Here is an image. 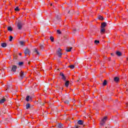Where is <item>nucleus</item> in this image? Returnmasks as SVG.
Segmentation results:
<instances>
[{
    "label": "nucleus",
    "instance_id": "1",
    "mask_svg": "<svg viewBox=\"0 0 128 128\" xmlns=\"http://www.w3.org/2000/svg\"><path fill=\"white\" fill-rule=\"evenodd\" d=\"M26 72H24L22 71H21L20 72L19 78L20 80H22L24 78H26Z\"/></svg>",
    "mask_w": 128,
    "mask_h": 128
},
{
    "label": "nucleus",
    "instance_id": "2",
    "mask_svg": "<svg viewBox=\"0 0 128 128\" xmlns=\"http://www.w3.org/2000/svg\"><path fill=\"white\" fill-rule=\"evenodd\" d=\"M22 26H24V24L20 20L18 21V22L17 24L18 30H20L22 28Z\"/></svg>",
    "mask_w": 128,
    "mask_h": 128
},
{
    "label": "nucleus",
    "instance_id": "3",
    "mask_svg": "<svg viewBox=\"0 0 128 128\" xmlns=\"http://www.w3.org/2000/svg\"><path fill=\"white\" fill-rule=\"evenodd\" d=\"M61 20H60V15H56V18L54 19V22L56 23L58 22H60Z\"/></svg>",
    "mask_w": 128,
    "mask_h": 128
},
{
    "label": "nucleus",
    "instance_id": "4",
    "mask_svg": "<svg viewBox=\"0 0 128 128\" xmlns=\"http://www.w3.org/2000/svg\"><path fill=\"white\" fill-rule=\"evenodd\" d=\"M24 54L26 56V54H28V56H30V49L28 48H25Z\"/></svg>",
    "mask_w": 128,
    "mask_h": 128
},
{
    "label": "nucleus",
    "instance_id": "5",
    "mask_svg": "<svg viewBox=\"0 0 128 128\" xmlns=\"http://www.w3.org/2000/svg\"><path fill=\"white\" fill-rule=\"evenodd\" d=\"M16 68H18V66L13 65L12 68V72H16Z\"/></svg>",
    "mask_w": 128,
    "mask_h": 128
},
{
    "label": "nucleus",
    "instance_id": "6",
    "mask_svg": "<svg viewBox=\"0 0 128 128\" xmlns=\"http://www.w3.org/2000/svg\"><path fill=\"white\" fill-rule=\"evenodd\" d=\"M56 128H64V124L62 123H58V126H56Z\"/></svg>",
    "mask_w": 128,
    "mask_h": 128
},
{
    "label": "nucleus",
    "instance_id": "7",
    "mask_svg": "<svg viewBox=\"0 0 128 128\" xmlns=\"http://www.w3.org/2000/svg\"><path fill=\"white\" fill-rule=\"evenodd\" d=\"M33 52H36V54H38V56H40V52H38V50H36V48H34Z\"/></svg>",
    "mask_w": 128,
    "mask_h": 128
},
{
    "label": "nucleus",
    "instance_id": "8",
    "mask_svg": "<svg viewBox=\"0 0 128 128\" xmlns=\"http://www.w3.org/2000/svg\"><path fill=\"white\" fill-rule=\"evenodd\" d=\"M106 22H104L101 24L102 28H106Z\"/></svg>",
    "mask_w": 128,
    "mask_h": 128
},
{
    "label": "nucleus",
    "instance_id": "9",
    "mask_svg": "<svg viewBox=\"0 0 128 128\" xmlns=\"http://www.w3.org/2000/svg\"><path fill=\"white\" fill-rule=\"evenodd\" d=\"M119 81H120V78L118 76L114 78V82H118Z\"/></svg>",
    "mask_w": 128,
    "mask_h": 128
},
{
    "label": "nucleus",
    "instance_id": "10",
    "mask_svg": "<svg viewBox=\"0 0 128 128\" xmlns=\"http://www.w3.org/2000/svg\"><path fill=\"white\" fill-rule=\"evenodd\" d=\"M78 124H80V125L82 126V124H84V120H78Z\"/></svg>",
    "mask_w": 128,
    "mask_h": 128
},
{
    "label": "nucleus",
    "instance_id": "11",
    "mask_svg": "<svg viewBox=\"0 0 128 128\" xmlns=\"http://www.w3.org/2000/svg\"><path fill=\"white\" fill-rule=\"evenodd\" d=\"M6 98H4L3 99H2L0 100V104H4V102H6Z\"/></svg>",
    "mask_w": 128,
    "mask_h": 128
},
{
    "label": "nucleus",
    "instance_id": "12",
    "mask_svg": "<svg viewBox=\"0 0 128 128\" xmlns=\"http://www.w3.org/2000/svg\"><path fill=\"white\" fill-rule=\"evenodd\" d=\"M6 42H3L1 44V46H2V48H6Z\"/></svg>",
    "mask_w": 128,
    "mask_h": 128
},
{
    "label": "nucleus",
    "instance_id": "13",
    "mask_svg": "<svg viewBox=\"0 0 128 128\" xmlns=\"http://www.w3.org/2000/svg\"><path fill=\"white\" fill-rule=\"evenodd\" d=\"M65 86L66 88H68V86H70V81H68V80L66 81V80Z\"/></svg>",
    "mask_w": 128,
    "mask_h": 128
},
{
    "label": "nucleus",
    "instance_id": "14",
    "mask_svg": "<svg viewBox=\"0 0 128 128\" xmlns=\"http://www.w3.org/2000/svg\"><path fill=\"white\" fill-rule=\"evenodd\" d=\"M7 30L8 32H12V28L10 26H8Z\"/></svg>",
    "mask_w": 128,
    "mask_h": 128
},
{
    "label": "nucleus",
    "instance_id": "15",
    "mask_svg": "<svg viewBox=\"0 0 128 128\" xmlns=\"http://www.w3.org/2000/svg\"><path fill=\"white\" fill-rule=\"evenodd\" d=\"M116 54L118 56H122V52H120L117 51L116 52Z\"/></svg>",
    "mask_w": 128,
    "mask_h": 128
},
{
    "label": "nucleus",
    "instance_id": "16",
    "mask_svg": "<svg viewBox=\"0 0 128 128\" xmlns=\"http://www.w3.org/2000/svg\"><path fill=\"white\" fill-rule=\"evenodd\" d=\"M98 20H104V17L102 16H98Z\"/></svg>",
    "mask_w": 128,
    "mask_h": 128
},
{
    "label": "nucleus",
    "instance_id": "17",
    "mask_svg": "<svg viewBox=\"0 0 128 128\" xmlns=\"http://www.w3.org/2000/svg\"><path fill=\"white\" fill-rule=\"evenodd\" d=\"M19 44H20V46H24V44H26V42L20 41L19 42Z\"/></svg>",
    "mask_w": 128,
    "mask_h": 128
},
{
    "label": "nucleus",
    "instance_id": "18",
    "mask_svg": "<svg viewBox=\"0 0 128 128\" xmlns=\"http://www.w3.org/2000/svg\"><path fill=\"white\" fill-rule=\"evenodd\" d=\"M40 48L41 49V50H43V48H44V44H40Z\"/></svg>",
    "mask_w": 128,
    "mask_h": 128
},
{
    "label": "nucleus",
    "instance_id": "19",
    "mask_svg": "<svg viewBox=\"0 0 128 128\" xmlns=\"http://www.w3.org/2000/svg\"><path fill=\"white\" fill-rule=\"evenodd\" d=\"M72 47H70L69 49L66 50V52H72Z\"/></svg>",
    "mask_w": 128,
    "mask_h": 128
},
{
    "label": "nucleus",
    "instance_id": "20",
    "mask_svg": "<svg viewBox=\"0 0 128 128\" xmlns=\"http://www.w3.org/2000/svg\"><path fill=\"white\" fill-rule=\"evenodd\" d=\"M30 108V104L28 103L26 104V110H28Z\"/></svg>",
    "mask_w": 128,
    "mask_h": 128
},
{
    "label": "nucleus",
    "instance_id": "21",
    "mask_svg": "<svg viewBox=\"0 0 128 128\" xmlns=\"http://www.w3.org/2000/svg\"><path fill=\"white\" fill-rule=\"evenodd\" d=\"M57 54H58V56L59 58H62V54L60 52H57Z\"/></svg>",
    "mask_w": 128,
    "mask_h": 128
},
{
    "label": "nucleus",
    "instance_id": "22",
    "mask_svg": "<svg viewBox=\"0 0 128 128\" xmlns=\"http://www.w3.org/2000/svg\"><path fill=\"white\" fill-rule=\"evenodd\" d=\"M108 84V81H106V80H104V82L102 83V85L103 86H106V84Z\"/></svg>",
    "mask_w": 128,
    "mask_h": 128
},
{
    "label": "nucleus",
    "instance_id": "23",
    "mask_svg": "<svg viewBox=\"0 0 128 128\" xmlns=\"http://www.w3.org/2000/svg\"><path fill=\"white\" fill-rule=\"evenodd\" d=\"M107 118H108V117L104 116V118L102 120V122H106V120Z\"/></svg>",
    "mask_w": 128,
    "mask_h": 128
},
{
    "label": "nucleus",
    "instance_id": "24",
    "mask_svg": "<svg viewBox=\"0 0 128 128\" xmlns=\"http://www.w3.org/2000/svg\"><path fill=\"white\" fill-rule=\"evenodd\" d=\"M12 90V86L8 85L6 90Z\"/></svg>",
    "mask_w": 128,
    "mask_h": 128
},
{
    "label": "nucleus",
    "instance_id": "25",
    "mask_svg": "<svg viewBox=\"0 0 128 128\" xmlns=\"http://www.w3.org/2000/svg\"><path fill=\"white\" fill-rule=\"evenodd\" d=\"M68 68L73 69V68H74V65H70V66H68Z\"/></svg>",
    "mask_w": 128,
    "mask_h": 128
},
{
    "label": "nucleus",
    "instance_id": "26",
    "mask_svg": "<svg viewBox=\"0 0 128 128\" xmlns=\"http://www.w3.org/2000/svg\"><path fill=\"white\" fill-rule=\"evenodd\" d=\"M26 102H30V96H28L26 97Z\"/></svg>",
    "mask_w": 128,
    "mask_h": 128
},
{
    "label": "nucleus",
    "instance_id": "27",
    "mask_svg": "<svg viewBox=\"0 0 128 128\" xmlns=\"http://www.w3.org/2000/svg\"><path fill=\"white\" fill-rule=\"evenodd\" d=\"M50 40L51 42H54V38L52 36H50Z\"/></svg>",
    "mask_w": 128,
    "mask_h": 128
},
{
    "label": "nucleus",
    "instance_id": "28",
    "mask_svg": "<svg viewBox=\"0 0 128 128\" xmlns=\"http://www.w3.org/2000/svg\"><path fill=\"white\" fill-rule=\"evenodd\" d=\"M13 38H14V37H12V36H10V38H9L10 42H12V40Z\"/></svg>",
    "mask_w": 128,
    "mask_h": 128
},
{
    "label": "nucleus",
    "instance_id": "29",
    "mask_svg": "<svg viewBox=\"0 0 128 128\" xmlns=\"http://www.w3.org/2000/svg\"><path fill=\"white\" fill-rule=\"evenodd\" d=\"M18 66H22V64H24V62H19L18 63Z\"/></svg>",
    "mask_w": 128,
    "mask_h": 128
},
{
    "label": "nucleus",
    "instance_id": "30",
    "mask_svg": "<svg viewBox=\"0 0 128 128\" xmlns=\"http://www.w3.org/2000/svg\"><path fill=\"white\" fill-rule=\"evenodd\" d=\"M62 76V80H64V82H66V78L64 75H63V76Z\"/></svg>",
    "mask_w": 128,
    "mask_h": 128
},
{
    "label": "nucleus",
    "instance_id": "31",
    "mask_svg": "<svg viewBox=\"0 0 128 128\" xmlns=\"http://www.w3.org/2000/svg\"><path fill=\"white\" fill-rule=\"evenodd\" d=\"M64 103L66 104H69L68 100H66L65 101H64Z\"/></svg>",
    "mask_w": 128,
    "mask_h": 128
},
{
    "label": "nucleus",
    "instance_id": "32",
    "mask_svg": "<svg viewBox=\"0 0 128 128\" xmlns=\"http://www.w3.org/2000/svg\"><path fill=\"white\" fill-rule=\"evenodd\" d=\"M106 32V30H104V28H101L100 30V32Z\"/></svg>",
    "mask_w": 128,
    "mask_h": 128
},
{
    "label": "nucleus",
    "instance_id": "33",
    "mask_svg": "<svg viewBox=\"0 0 128 128\" xmlns=\"http://www.w3.org/2000/svg\"><path fill=\"white\" fill-rule=\"evenodd\" d=\"M94 44H100V41L98 40H96L94 41Z\"/></svg>",
    "mask_w": 128,
    "mask_h": 128
},
{
    "label": "nucleus",
    "instance_id": "34",
    "mask_svg": "<svg viewBox=\"0 0 128 128\" xmlns=\"http://www.w3.org/2000/svg\"><path fill=\"white\" fill-rule=\"evenodd\" d=\"M14 10H16V12H18V10H20V9L18 8V7H16V8H15Z\"/></svg>",
    "mask_w": 128,
    "mask_h": 128
},
{
    "label": "nucleus",
    "instance_id": "35",
    "mask_svg": "<svg viewBox=\"0 0 128 128\" xmlns=\"http://www.w3.org/2000/svg\"><path fill=\"white\" fill-rule=\"evenodd\" d=\"M57 33L58 34H61L62 32H60V30H57Z\"/></svg>",
    "mask_w": 128,
    "mask_h": 128
},
{
    "label": "nucleus",
    "instance_id": "36",
    "mask_svg": "<svg viewBox=\"0 0 128 128\" xmlns=\"http://www.w3.org/2000/svg\"><path fill=\"white\" fill-rule=\"evenodd\" d=\"M62 52V49H60V48H58L57 52Z\"/></svg>",
    "mask_w": 128,
    "mask_h": 128
},
{
    "label": "nucleus",
    "instance_id": "37",
    "mask_svg": "<svg viewBox=\"0 0 128 128\" xmlns=\"http://www.w3.org/2000/svg\"><path fill=\"white\" fill-rule=\"evenodd\" d=\"M100 126H104V122H102V121L100 123Z\"/></svg>",
    "mask_w": 128,
    "mask_h": 128
},
{
    "label": "nucleus",
    "instance_id": "38",
    "mask_svg": "<svg viewBox=\"0 0 128 128\" xmlns=\"http://www.w3.org/2000/svg\"><path fill=\"white\" fill-rule=\"evenodd\" d=\"M74 128H80V126H78V125L75 124V126H74Z\"/></svg>",
    "mask_w": 128,
    "mask_h": 128
},
{
    "label": "nucleus",
    "instance_id": "39",
    "mask_svg": "<svg viewBox=\"0 0 128 128\" xmlns=\"http://www.w3.org/2000/svg\"><path fill=\"white\" fill-rule=\"evenodd\" d=\"M64 73H62V72L60 73V76H64Z\"/></svg>",
    "mask_w": 128,
    "mask_h": 128
},
{
    "label": "nucleus",
    "instance_id": "40",
    "mask_svg": "<svg viewBox=\"0 0 128 128\" xmlns=\"http://www.w3.org/2000/svg\"><path fill=\"white\" fill-rule=\"evenodd\" d=\"M40 104H41V106H44V103H42V102H40Z\"/></svg>",
    "mask_w": 128,
    "mask_h": 128
},
{
    "label": "nucleus",
    "instance_id": "41",
    "mask_svg": "<svg viewBox=\"0 0 128 128\" xmlns=\"http://www.w3.org/2000/svg\"><path fill=\"white\" fill-rule=\"evenodd\" d=\"M76 30H76V29H74V34H76Z\"/></svg>",
    "mask_w": 128,
    "mask_h": 128
},
{
    "label": "nucleus",
    "instance_id": "42",
    "mask_svg": "<svg viewBox=\"0 0 128 128\" xmlns=\"http://www.w3.org/2000/svg\"><path fill=\"white\" fill-rule=\"evenodd\" d=\"M29 100H32V97H30Z\"/></svg>",
    "mask_w": 128,
    "mask_h": 128
},
{
    "label": "nucleus",
    "instance_id": "43",
    "mask_svg": "<svg viewBox=\"0 0 128 128\" xmlns=\"http://www.w3.org/2000/svg\"><path fill=\"white\" fill-rule=\"evenodd\" d=\"M111 56H114V54H111Z\"/></svg>",
    "mask_w": 128,
    "mask_h": 128
},
{
    "label": "nucleus",
    "instance_id": "44",
    "mask_svg": "<svg viewBox=\"0 0 128 128\" xmlns=\"http://www.w3.org/2000/svg\"><path fill=\"white\" fill-rule=\"evenodd\" d=\"M19 56H22V53H19Z\"/></svg>",
    "mask_w": 128,
    "mask_h": 128
},
{
    "label": "nucleus",
    "instance_id": "45",
    "mask_svg": "<svg viewBox=\"0 0 128 128\" xmlns=\"http://www.w3.org/2000/svg\"><path fill=\"white\" fill-rule=\"evenodd\" d=\"M2 112H4V114H6V112L4 111H2Z\"/></svg>",
    "mask_w": 128,
    "mask_h": 128
},
{
    "label": "nucleus",
    "instance_id": "46",
    "mask_svg": "<svg viewBox=\"0 0 128 128\" xmlns=\"http://www.w3.org/2000/svg\"><path fill=\"white\" fill-rule=\"evenodd\" d=\"M70 11L68 12V14H70Z\"/></svg>",
    "mask_w": 128,
    "mask_h": 128
},
{
    "label": "nucleus",
    "instance_id": "47",
    "mask_svg": "<svg viewBox=\"0 0 128 128\" xmlns=\"http://www.w3.org/2000/svg\"><path fill=\"white\" fill-rule=\"evenodd\" d=\"M50 6H52V4H50Z\"/></svg>",
    "mask_w": 128,
    "mask_h": 128
},
{
    "label": "nucleus",
    "instance_id": "48",
    "mask_svg": "<svg viewBox=\"0 0 128 128\" xmlns=\"http://www.w3.org/2000/svg\"><path fill=\"white\" fill-rule=\"evenodd\" d=\"M42 16V14H40V16Z\"/></svg>",
    "mask_w": 128,
    "mask_h": 128
},
{
    "label": "nucleus",
    "instance_id": "49",
    "mask_svg": "<svg viewBox=\"0 0 128 128\" xmlns=\"http://www.w3.org/2000/svg\"><path fill=\"white\" fill-rule=\"evenodd\" d=\"M110 59H109V60H110V58H109Z\"/></svg>",
    "mask_w": 128,
    "mask_h": 128
},
{
    "label": "nucleus",
    "instance_id": "50",
    "mask_svg": "<svg viewBox=\"0 0 128 128\" xmlns=\"http://www.w3.org/2000/svg\"><path fill=\"white\" fill-rule=\"evenodd\" d=\"M127 60H128V58H127Z\"/></svg>",
    "mask_w": 128,
    "mask_h": 128
},
{
    "label": "nucleus",
    "instance_id": "51",
    "mask_svg": "<svg viewBox=\"0 0 128 128\" xmlns=\"http://www.w3.org/2000/svg\"><path fill=\"white\" fill-rule=\"evenodd\" d=\"M77 82H78V80Z\"/></svg>",
    "mask_w": 128,
    "mask_h": 128
},
{
    "label": "nucleus",
    "instance_id": "52",
    "mask_svg": "<svg viewBox=\"0 0 128 128\" xmlns=\"http://www.w3.org/2000/svg\"><path fill=\"white\" fill-rule=\"evenodd\" d=\"M106 128H107L106 127Z\"/></svg>",
    "mask_w": 128,
    "mask_h": 128
}]
</instances>
